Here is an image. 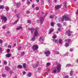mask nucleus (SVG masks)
I'll use <instances>...</instances> for the list:
<instances>
[{"instance_id":"obj_16","label":"nucleus","mask_w":78,"mask_h":78,"mask_svg":"<svg viewBox=\"0 0 78 78\" xmlns=\"http://www.w3.org/2000/svg\"><path fill=\"white\" fill-rule=\"evenodd\" d=\"M57 72V70L56 69H55L53 71H52V73H56V72Z\"/></svg>"},{"instance_id":"obj_55","label":"nucleus","mask_w":78,"mask_h":78,"mask_svg":"<svg viewBox=\"0 0 78 78\" xmlns=\"http://www.w3.org/2000/svg\"><path fill=\"white\" fill-rule=\"evenodd\" d=\"M12 70L10 71L9 73L10 74H11V73H12Z\"/></svg>"},{"instance_id":"obj_48","label":"nucleus","mask_w":78,"mask_h":78,"mask_svg":"<svg viewBox=\"0 0 78 78\" xmlns=\"http://www.w3.org/2000/svg\"><path fill=\"white\" fill-rule=\"evenodd\" d=\"M19 16H20V14H16V16H17V17H19Z\"/></svg>"},{"instance_id":"obj_56","label":"nucleus","mask_w":78,"mask_h":78,"mask_svg":"<svg viewBox=\"0 0 78 78\" xmlns=\"http://www.w3.org/2000/svg\"><path fill=\"white\" fill-rule=\"evenodd\" d=\"M37 3H39V0H36Z\"/></svg>"},{"instance_id":"obj_43","label":"nucleus","mask_w":78,"mask_h":78,"mask_svg":"<svg viewBox=\"0 0 78 78\" xmlns=\"http://www.w3.org/2000/svg\"><path fill=\"white\" fill-rule=\"evenodd\" d=\"M64 78H69V76L67 75L66 76H65Z\"/></svg>"},{"instance_id":"obj_23","label":"nucleus","mask_w":78,"mask_h":78,"mask_svg":"<svg viewBox=\"0 0 78 78\" xmlns=\"http://www.w3.org/2000/svg\"><path fill=\"white\" fill-rule=\"evenodd\" d=\"M54 25H55V24H54V22H53L51 23V27H54Z\"/></svg>"},{"instance_id":"obj_15","label":"nucleus","mask_w":78,"mask_h":78,"mask_svg":"<svg viewBox=\"0 0 78 78\" xmlns=\"http://www.w3.org/2000/svg\"><path fill=\"white\" fill-rule=\"evenodd\" d=\"M52 41H53V42H55V43H58V40L53 39Z\"/></svg>"},{"instance_id":"obj_38","label":"nucleus","mask_w":78,"mask_h":78,"mask_svg":"<svg viewBox=\"0 0 78 78\" xmlns=\"http://www.w3.org/2000/svg\"><path fill=\"white\" fill-rule=\"evenodd\" d=\"M4 64L6 65V64H7V62L6 61H4Z\"/></svg>"},{"instance_id":"obj_62","label":"nucleus","mask_w":78,"mask_h":78,"mask_svg":"<svg viewBox=\"0 0 78 78\" xmlns=\"http://www.w3.org/2000/svg\"><path fill=\"white\" fill-rule=\"evenodd\" d=\"M55 2H57V0H54Z\"/></svg>"},{"instance_id":"obj_27","label":"nucleus","mask_w":78,"mask_h":78,"mask_svg":"<svg viewBox=\"0 0 78 78\" xmlns=\"http://www.w3.org/2000/svg\"><path fill=\"white\" fill-rule=\"evenodd\" d=\"M59 43L60 44H62V39H60L59 40Z\"/></svg>"},{"instance_id":"obj_61","label":"nucleus","mask_w":78,"mask_h":78,"mask_svg":"<svg viewBox=\"0 0 78 78\" xmlns=\"http://www.w3.org/2000/svg\"><path fill=\"white\" fill-rule=\"evenodd\" d=\"M25 73H26L25 71H24L23 72V75H25Z\"/></svg>"},{"instance_id":"obj_14","label":"nucleus","mask_w":78,"mask_h":78,"mask_svg":"<svg viewBox=\"0 0 78 78\" xmlns=\"http://www.w3.org/2000/svg\"><path fill=\"white\" fill-rule=\"evenodd\" d=\"M15 5L17 8H19L20 6V5L19 4V3H16Z\"/></svg>"},{"instance_id":"obj_45","label":"nucleus","mask_w":78,"mask_h":78,"mask_svg":"<svg viewBox=\"0 0 78 78\" xmlns=\"http://www.w3.org/2000/svg\"><path fill=\"white\" fill-rule=\"evenodd\" d=\"M2 77H5V76H6L4 74H2Z\"/></svg>"},{"instance_id":"obj_47","label":"nucleus","mask_w":78,"mask_h":78,"mask_svg":"<svg viewBox=\"0 0 78 78\" xmlns=\"http://www.w3.org/2000/svg\"><path fill=\"white\" fill-rule=\"evenodd\" d=\"M60 27H59L58 29V30L59 31H61V28H60Z\"/></svg>"},{"instance_id":"obj_12","label":"nucleus","mask_w":78,"mask_h":78,"mask_svg":"<svg viewBox=\"0 0 78 78\" xmlns=\"http://www.w3.org/2000/svg\"><path fill=\"white\" fill-rule=\"evenodd\" d=\"M54 30V29L52 28H51L50 29V31H49V34H50V33H51Z\"/></svg>"},{"instance_id":"obj_41","label":"nucleus","mask_w":78,"mask_h":78,"mask_svg":"<svg viewBox=\"0 0 78 78\" xmlns=\"http://www.w3.org/2000/svg\"><path fill=\"white\" fill-rule=\"evenodd\" d=\"M2 43H3V41L2 40H0V44H1Z\"/></svg>"},{"instance_id":"obj_64","label":"nucleus","mask_w":78,"mask_h":78,"mask_svg":"<svg viewBox=\"0 0 78 78\" xmlns=\"http://www.w3.org/2000/svg\"><path fill=\"white\" fill-rule=\"evenodd\" d=\"M41 4H42V5L44 4V2H41Z\"/></svg>"},{"instance_id":"obj_36","label":"nucleus","mask_w":78,"mask_h":78,"mask_svg":"<svg viewBox=\"0 0 78 78\" xmlns=\"http://www.w3.org/2000/svg\"><path fill=\"white\" fill-rule=\"evenodd\" d=\"M5 9L6 11H9V7H7L5 8Z\"/></svg>"},{"instance_id":"obj_63","label":"nucleus","mask_w":78,"mask_h":78,"mask_svg":"<svg viewBox=\"0 0 78 78\" xmlns=\"http://www.w3.org/2000/svg\"><path fill=\"white\" fill-rule=\"evenodd\" d=\"M76 62L77 63H78V59L76 60Z\"/></svg>"},{"instance_id":"obj_2","label":"nucleus","mask_w":78,"mask_h":78,"mask_svg":"<svg viewBox=\"0 0 78 78\" xmlns=\"http://www.w3.org/2000/svg\"><path fill=\"white\" fill-rule=\"evenodd\" d=\"M64 19L66 21H67V20H70V18L69 17L68 15H64L63 16V18L62 19V21H63V22L64 21Z\"/></svg>"},{"instance_id":"obj_5","label":"nucleus","mask_w":78,"mask_h":78,"mask_svg":"<svg viewBox=\"0 0 78 78\" xmlns=\"http://www.w3.org/2000/svg\"><path fill=\"white\" fill-rule=\"evenodd\" d=\"M45 16H44V17H43L42 16H41V17H40V19L39 21H40V23L41 24H42V23H43V22H44V18H45Z\"/></svg>"},{"instance_id":"obj_54","label":"nucleus","mask_w":78,"mask_h":78,"mask_svg":"<svg viewBox=\"0 0 78 78\" xmlns=\"http://www.w3.org/2000/svg\"><path fill=\"white\" fill-rule=\"evenodd\" d=\"M70 51H73V49H72V48L70 49Z\"/></svg>"},{"instance_id":"obj_30","label":"nucleus","mask_w":78,"mask_h":78,"mask_svg":"<svg viewBox=\"0 0 78 78\" xmlns=\"http://www.w3.org/2000/svg\"><path fill=\"white\" fill-rule=\"evenodd\" d=\"M66 41H67L68 42H71V40L70 39H67L66 40Z\"/></svg>"},{"instance_id":"obj_57","label":"nucleus","mask_w":78,"mask_h":78,"mask_svg":"<svg viewBox=\"0 0 78 78\" xmlns=\"http://www.w3.org/2000/svg\"><path fill=\"white\" fill-rule=\"evenodd\" d=\"M32 8H34V5H32Z\"/></svg>"},{"instance_id":"obj_58","label":"nucleus","mask_w":78,"mask_h":78,"mask_svg":"<svg viewBox=\"0 0 78 78\" xmlns=\"http://www.w3.org/2000/svg\"><path fill=\"white\" fill-rule=\"evenodd\" d=\"M2 28H3V29H5V26H3V27H2Z\"/></svg>"},{"instance_id":"obj_9","label":"nucleus","mask_w":78,"mask_h":78,"mask_svg":"<svg viewBox=\"0 0 78 78\" xmlns=\"http://www.w3.org/2000/svg\"><path fill=\"white\" fill-rule=\"evenodd\" d=\"M28 30L30 31L31 33H33V31H34V29L33 27H32L31 28L28 29Z\"/></svg>"},{"instance_id":"obj_33","label":"nucleus","mask_w":78,"mask_h":78,"mask_svg":"<svg viewBox=\"0 0 78 78\" xmlns=\"http://www.w3.org/2000/svg\"><path fill=\"white\" fill-rule=\"evenodd\" d=\"M55 54V55H59V51H56Z\"/></svg>"},{"instance_id":"obj_29","label":"nucleus","mask_w":78,"mask_h":78,"mask_svg":"<svg viewBox=\"0 0 78 78\" xmlns=\"http://www.w3.org/2000/svg\"><path fill=\"white\" fill-rule=\"evenodd\" d=\"M58 26L59 27V28H61V24L58 23L57 24Z\"/></svg>"},{"instance_id":"obj_17","label":"nucleus","mask_w":78,"mask_h":78,"mask_svg":"<svg viewBox=\"0 0 78 78\" xmlns=\"http://www.w3.org/2000/svg\"><path fill=\"white\" fill-rule=\"evenodd\" d=\"M23 68H24V69H25V68H26V63H24L23 64Z\"/></svg>"},{"instance_id":"obj_32","label":"nucleus","mask_w":78,"mask_h":78,"mask_svg":"<svg viewBox=\"0 0 78 78\" xmlns=\"http://www.w3.org/2000/svg\"><path fill=\"white\" fill-rule=\"evenodd\" d=\"M70 66H71V64H67L66 66V67H69Z\"/></svg>"},{"instance_id":"obj_39","label":"nucleus","mask_w":78,"mask_h":78,"mask_svg":"<svg viewBox=\"0 0 78 78\" xmlns=\"http://www.w3.org/2000/svg\"><path fill=\"white\" fill-rule=\"evenodd\" d=\"M8 48H11V45H9L8 47Z\"/></svg>"},{"instance_id":"obj_42","label":"nucleus","mask_w":78,"mask_h":78,"mask_svg":"<svg viewBox=\"0 0 78 78\" xmlns=\"http://www.w3.org/2000/svg\"><path fill=\"white\" fill-rule=\"evenodd\" d=\"M24 55V52L23 51L22 52V54H21V56H23Z\"/></svg>"},{"instance_id":"obj_52","label":"nucleus","mask_w":78,"mask_h":78,"mask_svg":"<svg viewBox=\"0 0 78 78\" xmlns=\"http://www.w3.org/2000/svg\"><path fill=\"white\" fill-rule=\"evenodd\" d=\"M36 67H38V63H37L36 65Z\"/></svg>"},{"instance_id":"obj_31","label":"nucleus","mask_w":78,"mask_h":78,"mask_svg":"<svg viewBox=\"0 0 78 78\" xmlns=\"http://www.w3.org/2000/svg\"><path fill=\"white\" fill-rule=\"evenodd\" d=\"M7 53H9V52H10V49H8L6 51Z\"/></svg>"},{"instance_id":"obj_53","label":"nucleus","mask_w":78,"mask_h":78,"mask_svg":"<svg viewBox=\"0 0 78 78\" xmlns=\"http://www.w3.org/2000/svg\"><path fill=\"white\" fill-rule=\"evenodd\" d=\"M76 14L78 15V9L76 12Z\"/></svg>"},{"instance_id":"obj_40","label":"nucleus","mask_w":78,"mask_h":78,"mask_svg":"<svg viewBox=\"0 0 78 78\" xmlns=\"http://www.w3.org/2000/svg\"><path fill=\"white\" fill-rule=\"evenodd\" d=\"M30 1L28 0H27V5H29L30 4Z\"/></svg>"},{"instance_id":"obj_21","label":"nucleus","mask_w":78,"mask_h":78,"mask_svg":"<svg viewBox=\"0 0 78 78\" xmlns=\"http://www.w3.org/2000/svg\"><path fill=\"white\" fill-rule=\"evenodd\" d=\"M65 47H69V44H68L67 43H66L65 44Z\"/></svg>"},{"instance_id":"obj_25","label":"nucleus","mask_w":78,"mask_h":78,"mask_svg":"<svg viewBox=\"0 0 78 78\" xmlns=\"http://www.w3.org/2000/svg\"><path fill=\"white\" fill-rule=\"evenodd\" d=\"M4 8V6L1 5L0 6V9H3Z\"/></svg>"},{"instance_id":"obj_49","label":"nucleus","mask_w":78,"mask_h":78,"mask_svg":"<svg viewBox=\"0 0 78 78\" xmlns=\"http://www.w3.org/2000/svg\"><path fill=\"white\" fill-rule=\"evenodd\" d=\"M2 49L1 47H0V52H2Z\"/></svg>"},{"instance_id":"obj_6","label":"nucleus","mask_w":78,"mask_h":78,"mask_svg":"<svg viewBox=\"0 0 78 78\" xmlns=\"http://www.w3.org/2000/svg\"><path fill=\"white\" fill-rule=\"evenodd\" d=\"M38 47L37 45H34L32 48V49H33L34 50H36L38 49Z\"/></svg>"},{"instance_id":"obj_26","label":"nucleus","mask_w":78,"mask_h":78,"mask_svg":"<svg viewBox=\"0 0 78 78\" xmlns=\"http://www.w3.org/2000/svg\"><path fill=\"white\" fill-rule=\"evenodd\" d=\"M22 28V27L21 26H20V27H19L18 28H17V30H19V29H21Z\"/></svg>"},{"instance_id":"obj_24","label":"nucleus","mask_w":78,"mask_h":78,"mask_svg":"<svg viewBox=\"0 0 78 78\" xmlns=\"http://www.w3.org/2000/svg\"><path fill=\"white\" fill-rule=\"evenodd\" d=\"M45 39V37L44 36H43L40 37V39Z\"/></svg>"},{"instance_id":"obj_10","label":"nucleus","mask_w":78,"mask_h":78,"mask_svg":"<svg viewBox=\"0 0 78 78\" xmlns=\"http://www.w3.org/2000/svg\"><path fill=\"white\" fill-rule=\"evenodd\" d=\"M55 8L56 9H58L61 8V6L59 5H57L55 6Z\"/></svg>"},{"instance_id":"obj_59","label":"nucleus","mask_w":78,"mask_h":78,"mask_svg":"<svg viewBox=\"0 0 78 78\" xmlns=\"http://www.w3.org/2000/svg\"><path fill=\"white\" fill-rule=\"evenodd\" d=\"M21 48V47H19L18 48V49L19 50H20Z\"/></svg>"},{"instance_id":"obj_18","label":"nucleus","mask_w":78,"mask_h":78,"mask_svg":"<svg viewBox=\"0 0 78 78\" xmlns=\"http://www.w3.org/2000/svg\"><path fill=\"white\" fill-rule=\"evenodd\" d=\"M57 37V35H54L52 36V38L53 39H56Z\"/></svg>"},{"instance_id":"obj_50","label":"nucleus","mask_w":78,"mask_h":78,"mask_svg":"<svg viewBox=\"0 0 78 78\" xmlns=\"http://www.w3.org/2000/svg\"><path fill=\"white\" fill-rule=\"evenodd\" d=\"M9 33H10V32H9V31L7 32L6 34H9Z\"/></svg>"},{"instance_id":"obj_28","label":"nucleus","mask_w":78,"mask_h":78,"mask_svg":"<svg viewBox=\"0 0 78 78\" xmlns=\"http://www.w3.org/2000/svg\"><path fill=\"white\" fill-rule=\"evenodd\" d=\"M51 64V63L50 62H48L46 64V65L47 66V67H48V66H50Z\"/></svg>"},{"instance_id":"obj_35","label":"nucleus","mask_w":78,"mask_h":78,"mask_svg":"<svg viewBox=\"0 0 78 78\" xmlns=\"http://www.w3.org/2000/svg\"><path fill=\"white\" fill-rule=\"evenodd\" d=\"M50 19H53V15H50Z\"/></svg>"},{"instance_id":"obj_4","label":"nucleus","mask_w":78,"mask_h":78,"mask_svg":"<svg viewBox=\"0 0 78 78\" xmlns=\"http://www.w3.org/2000/svg\"><path fill=\"white\" fill-rule=\"evenodd\" d=\"M61 65L60 64H58L56 67L57 71L58 72V73H59V72H60V71H61Z\"/></svg>"},{"instance_id":"obj_34","label":"nucleus","mask_w":78,"mask_h":78,"mask_svg":"<svg viewBox=\"0 0 78 78\" xmlns=\"http://www.w3.org/2000/svg\"><path fill=\"white\" fill-rule=\"evenodd\" d=\"M18 21H19V20H17L14 23V24H16V23H17V22H18Z\"/></svg>"},{"instance_id":"obj_37","label":"nucleus","mask_w":78,"mask_h":78,"mask_svg":"<svg viewBox=\"0 0 78 78\" xmlns=\"http://www.w3.org/2000/svg\"><path fill=\"white\" fill-rule=\"evenodd\" d=\"M27 23H31V21H30V20H28L27 21Z\"/></svg>"},{"instance_id":"obj_11","label":"nucleus","mask_w":78,"mask_h":78,"mask_svg":"<svg viewBox=\"0 0 78 78\" xmlns=\"http://www.w3.org/2000/svg\"><path fill=\"white\" fill-rule=\"evenodd\" d=\"M5 56L7 58H9L11 56V54L9 53L5 55Z\"/></svg>"},{"instance_id":"obj_13","label":"nucleus","mask_w":78,"mask_h":78,"mask_svg":"<svg viewBox=\"0 0 78 78\" xmlns=\"http://www.w3.org/2000/svg\"><path fill=\"white\" fill-rule=\"evenodd\" d=\"M5 69L7 71H8V70H9V69H10V68H9L7 66H5Z\"/></svg>"},{"instance_id":"obj_20","label":"nucleus","mask_w":78,"mask_h":78,"mask_svg":"<svg viewBox=\"0 0 78 78\" xmlns=\"http://www.w3.org/2000/svg\"><path fill=\"white\" fill-rule=\"evenodd\" d=\"M18 68L20 69H22V66L21 65H19L18 66Z\"/></svg>"},{"instance_id":"obj_7","label":"nucleus","mask_w":78,"mask_h":78,"mask_svg":"<svg viewBox=\"0 0 78 78\" xmlns=\"http://www.w3.org/2000/svg\"><path fill=\"white\" fill-rule=\"evenodd\" d=\"M44 54L46 55V56H50V51H48L44 52Z\"/></svg>"},{"instance_id":"obj_51","label":"nucleus","mask_w":78,"mask_h":78,"mask_svg":"<svg viewBox=\"0 0 78 78\" xmlns=\"http://www.w3.org/2000/svg\"><path fill=\"white\" fill-rule=\"evenodd\" d=\"M26 13L27 14H29V13H30V11H27V12H26Z\"/></svg>"},{"instance_id":"obj_44","label":"nucleus","mask_w":78,"mask_h":78,"mask_svg":"<svg viewBox=\"0 0 78 78\" xmlns=\"http://www.w3.org/2000/svg\"><path fill=\"white\" fill-rule=\"evenodd\" d=\"M39 9V7H37L36 8V10L37 11Z\"/></svg>"},{"instance_id":"obj_19","label":"nucleus","mask_w":78,"mask_h":78,"mask_svg":"<svg viewBox=\"0 0 78 78\" xmlns=\"http://www.w3.org/2000/svg\"><path fill=\"white\" fill-rule=\"evenodd\" d=\"M27 76H28V77H30L31 76V74L30 73H29L28 74Z\"/></svg>"},{"instance_id":"obj_46","label":"nucleus","mask_w":78,"mask_h":78,"mask_svg":"<svg viewBox=\"0 0 78 78\" xmlns=\"http://www.w3.org/2000/svg\"><path fill=\"white\" fill-rule=\"evenodd\" d=\"M16 44L15 43L14 45L13 46V47H16Z\"/></svg>"},{"instance_id":"obj_22","label":"nucleus","mask_w":78,"mask_h":78,"mask_svg":"<svg viewBox=\"0 0 78 78\" xmlns=\"http://www.w3.org/2000/svg\"><path fill=\"white\" fill-rule=\"evenodd\" d=\"M73 71H71L70 72V75L71 76H72L73 75Z\"/></svg>"},{"instance_id":"obj_1","label":"nucleus","mask_w":78,"mask_h":78,"mask_svg":"<svg viewBox=\"0 0 78 78\" xmlns=\"http://www.w3.org/2000/svg\"><path fill=\"white\" fill-rule=\"evenodd\" d=\"M36 30L35 32H34V36L33 37V38L32 39H35V36H37L38 37V36H39V34H38V32H37V30H38V29H39V27H36Z\"/></svg>"},{"instance_id":"obj_60","label":"nucleus","mask_w":78,"mask_h":78,"mask_svg":"<svg viewBox=\"0 0 78 78\" xmlns=\"http://www.w3.org/2000/svg\"><path fill=\"white\" fill-rule=\"evenodd\" d=\"M66 24H67V23L66 22L63 23V24L64 25H66Z\"/></svg>"},{"instance_id":"obj_8","label":"nucleus","mask_w":78,"mask_h":78,"mask_svg":"<svg viewBox=\"0 0 78 78\" xmlns=\"http://www.w3.org/2000/svg\"><path fill=\"white\" fill-rule=\"evenodd\" d=\"M1 19L2 20H3L4 21V22H6L7 21V18H6V17L5 16H2Z\"/></svg>"},{"instance_id":"obj_3","label":"nucleus","mask_w":78,"mask_h":78,"mask_svg":"<svg viewBox=\"0 0 78 78\" xmlns=\"http://www.w3.org/2000/svg\"><path fill=\"white\" fill-rule=\"evenodd\" d=\"M66 33L69 36H71L73 35V32L71 31L70 30H68Z\"/></svg>"}]
</instances>
